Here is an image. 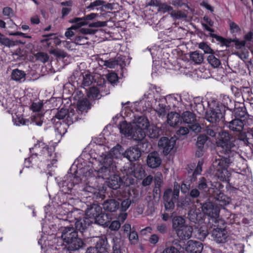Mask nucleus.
<instances>
[{"label":"nucleus","mask_w":253,"mask_h":253,"mask_svg":"<svg viewBox=\"0 0 253 253\" xmlns=\"http://www.w3.org/2000/svg\"><path fill=\"white\" fill-rule=\"evenodd\" d=\"M238 132L237 138L226 131L219 132L216 146L225 156L216 159L213 166L216 170V175L222 181L225 180L229 174L227 168L234 164L236 159L240 158L237 152L239 147V141L243 142L245 145L252 144L253 145V128L248 134L243 130Z\"/></svg>","instance_id":"1"},{"label":"nucleus","mask_w":253,"mask_h":253,"mask_svg":"<svg viewBox=\"0 0 253 253\" xmlns=\"http://www.w3.org/2000/svg\"><path fill=\"white\" fill-rule=\"evenodd\" d=\"M30 151L33 154L30 158L25 159V163L33 162L38 156L40 157L41 161L49 162L47 165L48 168L54 166L57 162L56 154L54 153V148L51 146L49 147L42 142H38L34 147L30 149Z\"/></svg>","instance_id":"2"},{"label":"nucleus","mask_w":253,"mask_h":253,"mask_svg":"<svg viewBox=\"0 0 253 253\" xmlns=\"http://www.w3.org/2000/svg\"><path fill=\"white\" fill-rule=\"evenodd\" d=\"M116 170L115 163L110 157H106L103 161V166L98 170V176L104 179H108V186L113 189L119 188L122 183L120 177L113 174Z\"/></svg>","instance_id":"3"},{"label":"nucleus","mask_w":253,"mask_h":253,"mask_svg":"<svg viewBox=\"0 0 253 253\" xmlns=\"http://www.w3.org/2000/svg\"><path fill=\"white\" fill-rule=\"evenodd\" d=\"M61 238L67 245L69 251H76L81 248L84 244L82 240L78 237V232L73 227L62 228Z\"/></svg>","instance_id":"4"},{"label":"nucleus","mask_w":253,"mask_h":253,"mask_svg":"<svg viewBox=\"0 0 253 253\" xmlns=\"http://www.w3.org/2000/svg\"><path fill=\"white\" fill-rule=\"evenodd\" d=\"M202 211L203 214H207L209 217L208 224L217 222L219 224H223V219L219 217L220 209L214 202L207 200L203 204Z\"/></svg>","instance_id":"5"},{"label":"nucleus","mask_w":253,"mask_h":253,"mask_svg":"<svg viewBox=\"0 0 253 253\" xmlns=\"http://www.w3.org/2000/svg\"><path fill=\"white\" fill-rule=\"evenodd\" d=\"M179 185L175 182L173 190L171 189L166 190L164 193L163 200L165 209L168 211H172L175 207V202L178 200L179 194Z\"/></svg>","instance_id":"6"},{"label":"nucleus","mask_w":253,"mask_h":253,"mask_svg":"<svg viewBox=\"0 0 253 253\" xmlns=\"http://www.w3.org/2000/svg\"><path fill=\"white\" fill-rule=\"evenodd\" d=\"M226 223L223 220L222 224L216 223L209 224L208 226L212 229L211 237L214 241L218 244H223L227 241L228 232L226 229Z\"/></svg>","instance_id":"7"},{"label":"nucleus","mask_w":253,"mask_h":253,"mask_svg":"<svg viewBox=\"0 0 253 253\" xmlns=\"http://www.w3.org/2000/svg\"><path fill=\"white\" fill-rule=\"evenodd\" d=\"M76 111L72 108H62L57 112L51 121L54 123L56 122V120H62V122H66L68 125H72L78 119V115Z\"/></svg>","instance_id":"8"},{"label":"nucleus","mask_w":253,"mask_h":253,"mask_svg":"<svg viewBox=\"0 0 253 253\" xmlns=\"http://www.w3.org/2000/svg\"><path fill=\"white\" fill-rule=\"evenodd\" d=\"M86 217L93 220V222H96L100 225H103L106 223L104 219L106 216L102 213V208L96 204H93L88 206L85 211Z\"/></svg>","instance_id":"9"},{"label":"nucleus","mask_w":253,"mask_h":253,"mask_svg":"<svg viewBox=\"0 0 253 253\" xmlns=\"http://www.w3.org/2000/svg\"><path fill=\"white\" fill-rule=\"evenodd\" d=\"M225 113V107L217 104L214 107L211 108L206 112L205 119L210 123L216 124L223 118Z\"/></svg>","instance_id":"10"},{"label":"nucleus","mask_w":253,"mask_h":253,"mask_svg":"<svg viewBox=\"0 0 253 253\" xmlns=\"http://www.w3.org/2000/svg\"><path fill=\"white\" fill-rule=\"evenodd\" d=\"M125 170L128 178L133 176L137 179H142L145 175V170L140 164H134Z\"/></svg>","instance_id":"11"},{"label":"nucleus","mask_w":253,"mask_h":253,"mask_svg":"<svg viewBox=\"0 0 253 253\" xmlns=\"http://www.w3.org/2000/svg\"><path fill=\"white\" fill-rule=\"evenodd\" d=\"M175 143V140L171 138L169 139L166 137H162L158 142V146L160 148L163 149V153L168 155L173 149Z\"/></svg>","instance_id":"12"},{"label":"nucleus","mask_w":253,"mask_h":253,"mask_svg":"<svg viewBox=\"0 0 253 253\" xmlns=\"http://www.w3.org/2000/svg\"><path fill=\"white\" fill-rule=\"evenodd\" d=\"M107 250V240L106 238H99L95 247L88 248L86 253H105Z\"/></svg>","instance_id":"13"},{"label":"nucleus","mask_w":253,"mask_h":253,"mask_svg":"<svg viewBox=\"0 0 253 253\" xmlns=\"http://www.w3.org/2000/svg\"><path fill=\"white\" fill-rule=\"evenodd\" d=\"M225 125L230 130L238 132L243 130L245 122L241 119L235 118L229 122L225 121Z\"/></svg>","instance_id":"14"},{"label":"nucleus","mask_w":253,"mask_h":253,"mask_svg":"<svg viewBox=\"0 0 253 253\" xmlns=\"http://www.w3.org/2000/svg\"><path fill=\"white\" fill-rule=\"evenodd\" d=\"M166 103L167 99L165 97H162L159 100L156 99L154 110L159 117L165 116L167 113L168 107Z\"/></svg>","instance_id":"15"},{"label":"nucleus","mask_w":253,"mask_h":253,"mask_svg":"<svg viewBox=\"0 0 253 253\" xmlns=\"http://www.w3.org/2000/svg\"><path fill=\"white\" fill-rule=\"evenodd\" d=\"M204 215L200 209H191L188 213V218L192 222L201 224L204 221Z\"/></svg>","instance_id":"16"},{"label":"nucleus","mask_w":253,"mask_h":253,"mask_svg":"<svg viewBox=\"0 0 253 253\" xmlns=\"http://www.w3.org/2000/svg\"><path fill=\"white\" fill-rule=\"evenodd\" d=\"M141 155V151L138 146L129 147L124 152V157L126 158L130 162L138 160Z\"/></svg>","instance_id":"17"},{"label":"nucleus","mask_w":253,"mask_h":253,"mask_svg":"<svg viewBox=\"0 0 253 253\" xmlns=\"http://www.w3.org/2000/svg\"><path fill=\"white\" fill-rule=\"evenodd\" d=\"M162 161L159 154L157 152L149 153L147 158V164L149 167L155 169L161 164Z\"/></svg>","instance_id":"18"},{"label":"nucleus","mask_w":253,"mask_h":253,"mask_svg":"<svg viewBox=\"0 0 253 253\" xmlns=\"http://www.w3.org/2000/svg\"><path fill=\"white\" fill-rule=\"evenodd\" d=\"M202 244L198 241L189 240L185 247L187 253H201L203 250Z\"/></svg>","instance_id":"19"},{"label":"nucleus","mask_w":253,"mask_h":253,"mask_svg":"<svg viewBox=\"0 0 253 253\" xmlns=\"http://www.w3.org/2000/svg\"><path fill=\"white\" fill-rule=\"evenodd\" d=\"M92 223L93 220L84 216L77 220L75 222V227L77 230L83 232Z\"/></svg>","instance_id":"20"},{"label":"nucleus","mask_w":253,"mask_h":253,"mask_svg":"<svg viewBox=\"0 0 253 253\" xmlns=\"http://www.w3.org/2000/svg\"><path fill=\"white\" fill-rule=\"evenodd\" d=\"M103 209L108 211L115 212L120 208V203L115 199H109L102 204Z\"/></svg>","instance_id":"21"},{"label":"nucleus","mask_w":253,"mask_h":253,"mask_svg":"<svg viewBox=\"0 0 253 253\" xmlns=\"http://www.w3.org/2000/svg\"><path fill=\"white\" fill-rule=\"evenodd\" d=\"M192 231L191 226L186 225L180 230H178L176 233L181 240H187L191 237Z\"/></svg>","instance_id":"22"},{"label":"nucleus","mask_w":253,"mask_h":253,"mask_svg":"<svg viewBox=\"0 0 253 253\" xmlns=\"http://www.w3.org/2000/svg\"><path fill=\"white\" fill-rule=\"evenodd\" d=\"M167 122L169 126H175L181 123V118L178 113L171 112L168 114Z\"/></svg>","instance_id":"23"},{"label":"nucleus","mask_w":253,"mask_h":253,"mask_svg":"<svg viewBox=\"0 0 253 253\" xmlns=\"http://www.w3.org/2000/svg\"><path fill=\"white\" fill-rule=\"evenodd\" d=\"M119 128L122 134L126 136H129L131 133L134 130V126H132L130 124L127 123L125 121L120 123Z\"/></svg>","instance_id":"24"},{"label":"nucleus","mask_w":253,"mask_h":253,"mask_svg":"<svg viewBox=\"0 0 253 253\" xmlns=\"http://www.w3.org/2000/svg\"><path fill=\"white\" fill-rule=\"evenodd\" d=\"M215 204L219 208L224 207L229 204L230 200L228 197L224 195L223 193L219 192L214 198Z\"/></svg>","instance_id":"25"},{"label":"nucleus","mask_w":253,"mask_h":253,"mask_svg":"<svg viewBox=\"0 0 253 253\" xmlns=\"http://www.w3.org/2000/svg\"><path fill=\"white\" fill-rule=\"evenodd\" d=\"M122 155L124 156V152L123 147L120 145L118 144L111 150L109 156H106L104 159H105L106 157H110L112 159V160H113V158L118 159L121 158ZM104 160H103V161ZM113 162H114V161Z\"/></svg>","instance_id":"26"},{"label":"nucleus","mask_w":253,"mask_h":253,"mask_svg":"<svg viewBox=\"0 0 253 253\" xmlns=\"http://www.w3.org/2000/svg\"><path fill=\"white\" fill-rule=\"evenodd\" d=\"M97 15V14L91 13L82 18H74L70 22V23H77L80 24V26H82L87 24V20H92L95 18Z\"/></svg>","instance_id":"27"},{"label":"nucleus","mask_w":253,"mask_h":253,"mask_svg":"<svg viewBox=\"0 0 253 253\" xmlns=\"http://www.w3.org/2000/svg\"><path fill=\"white\" fill-rule=\"evenodd\" d=\"M130 136L133 139L139 142L145 139L146 136L145 129L142 128H134Z\"/></svg>","instance_id":"28"},{"label":"nucleus","mask_w":253,"mask_h":253,"mask_svg":"<svg viewBox=\"0 0 253 253\" xmlns=\"http://www.w3.org/2000/svg\"><path fill=\"white\" fill-rule=\"evenodd\" d=\"M181 121L187 124H195L196 118V115L192 112L186 111L183 112L181 115Z\"/></svg>","instance_id":"29"},{"label":"nucleus","mask_w":253,"mask_h":253,"mask_svg":"<svg viewBox=\"0 0 253 253\" xmlns=\"http://www.w3.org/2000/svg\"><path fill=\"white\" fill-rule=\"evenodd\" d=\"M185 219L181 216H176L173 217L172 220L173 229L176 232H177L178 230H180L186 225H185Z\"/></svg>","instance_id":"30"},{"label":"nucleus","mask_w":253,"mask_h":253,"mask_svg":"<svg viewBox=\"0 0 253 253\" xmlns=\"http://www.w3.org/2000/svg\"><path fill=\"white\" fill-rule=\"evenodd\" d=\"M26 75L24 71L15 69L12 70L11 78L13 81L21 82L25 80Z\"/></svg>","instance_id":"31"},{"label":"nucleus","mask_w":253,"mask_h":253,"mask_svg":"<svg viewBox=\"0 0 253 253\" xmlns=\"http://www.w3.org/2000/svg\"><path fill=\"white\" fill-rule=\"evenodd\" d=\"M102 87V86L100 85L99 88L94 86L90 87L87 92L88 96L92 98H100V96L104 95V94H102V90H101ZM107 93H106L105 94H107Z\"/></svg>","instance_id":"32"},{"label":"nucleus","mask_w":253,"mask_h":253,"mask_svg":"<svg viewBox=\"0 0 253 253\" xmlns=\"http://www.w3.org/2000/svg\"><path fill=\"white\" fill-rule=\"evenodd\" d=\"M134 124V128H142L144 129L149 126L148 120L143 116H140L135 119Z\"/></svg>","instance_id":"33"},{"label":"nucleus","mask_w":253,"mask_h":253,"mask_svg":"<svg viewBox=\"0 0 253 253\" xmlns=\"http://www.w3.org/2000/svg\"><path fill=\"white\" fill-rule=\"evenodd\" d=\"M210 36L215 39L217 42H219L221 43V46H225L227 47H230L231 43L233 42V39H225L214 34L210 33Z\"/></svg>","instance_id":"34"},{"label":"nucleus","mask_w":253,"mask_h":253,"mask_svg":"<svg viewBox=\"0 0 253 253\" xmlns=\"http://www.w3.org/2000/svg\"><path fill=\"white\" fill-rule=\"evenodd\" d=\"M197 187L201 193L206 192L209 189L208 180L204 177H201L198 179Z\"/></svg>","instance_id":"35"},{"label":"nucleus","mask_w":253,"mask_h":253,"mask_svg":"<svg viewBox=\"0 0 253 253\" xmlns=\"http://www.w3.org/2000/svg\"><path fill=\"white\" fill-rule=\"evenodd\" d=\"M12 121L14 125L17 126H28L30 124V119H25L17 115L12 116Z\"/></svg>","instance_id":"36"},{"label":"nucleus","mask_w":253,"mask_h":253,"mask_svg":"<svg viewBox=\"0 0 253 253\" xmlns=\"http://www.w3.org/2000/svg\"><path fill=\"white\" fill-rule=\"evenodd\" d=\"M190 59L195 64H199L204 60L203 54L198 51H195L190 53Z\"/></svg>","instance_id":"37"},{"label":"nucleus","mask_w":253,"mask_h":253,"mask_svg":"<svg viewBox=\"0 0 253 253\" xmlns=\"http://www.w3.org/2000/svg\"><path fill=\"white\" fill-rule=\"evenodd\" d=\"M55 123L56 125H57L58 123L59 124V126L56 127V130L61 136L64 135L66 133L68 127L71 125L67 124L66 122L57 121Z\"/></svg>","instance_id":"38"},{"label":"nucleus","mask_w":253,"mask_h":253,"mask_svg":"<svg viewBox=\"0 0 253 253\" xmlns=\"http://www.w3.org/2000/svg\"><path fill=\"white\" fill-rule=\"evenodd\" d=\"M207 60L213 68H218L221 64L220 60L214 56V53L210 54L207 57Z\"/></svg>","instance_id":"39"},{"label":"nucleus","mask_w":253,"mask_h":253,"mask_svg":"<svg viewBox=\"0 0 253 253\" xmlns=\"http://www.w3.org/2000/svg\"><path fill=\"white\" fill-rule=\"evenodd\" d=\"M77 108L79 111L83 112L89 108V102L86 98L80 99L78 102Z\"/></svg>","instance_id":"40"},{"label":"nucleus","mask_w":253,"mask_h":253,"mask_svg":"<svg viewBox=\"0 0 253 253\" xmlns=\"http://www.w3.org/2000/svg\"><path fill=\"white\" fill-rule=\"evenodd\" d=\"M43 116L40 114L32 115L30 120V124H33L38 126H41L42 124Z\"/></svg>","instance_id":"41"},{"label":"nucleus","mask_w":253,"mask_h":253,"mask_svg":"<svg viewBox=\"0 0 253 253\" xmlns=\"http://www.w3.org/2000/svg\"><path fill=\"white\" fill-rule=\"evenodd\" d=\"M147 134L151 138H157L160 136V130L157 127H151L148 130Z\"/></svg>","instance_id":"42"},{"label":"nucleus","mask_w":253,"mask_h":253,"mask_svg":"<svg viewBox=\"0 0 253 253\" xmlns=\"http://www.w3.org/2000/svg\"><path fill=\"white\" fill-rule=\"evenodd\" d=\"M93 81V78L90 73H86L83 75V85L84 86L90 85Z\"/></svg>","instance_id":"43"},{"label":"nucleus","mask_w":253,"mask_h":253,"mask_svg":"<svg viewBox=\"0 0 253 253\" xmlns=\"http://www.w3.org/2000/svg\"><path fill=\"white\" fill-rule=\"evenodd\" d=\"M150 144L145 139L138 142V147L141 152H147L149 151V147Z\"/></svg>","instance_id":"44"},{"label":"nucleus","mask_w":253,"mask_h":253,"mask_svg":"<svg viewBox=\"0 0 253 253\" xmlns=\"http://www.w3.org/2000/svg\"><path fill=\"white\" fill-rule=\"evenodd\" d=\"M208 140V137L206 135H200L197 138L196 143L198 149H203L204 146Z\"/></svg>","instance_id":"45"},{"label":"nucleus","mask_w":253,"mask_h":253,"mask_svg":"<svg viewBox=\"0 0 253 253\" xmlns=\"http://www.w3.org/2000/svg\"><path fill=\"white\" fill-rule=\"evenodd\" d=\"M75 24L72 25L70 28L68 29L67 31L65 33V36L68 39H71L74 35V33L73 30H77L79 29L81 26L77 23H74Z\"/></svg>","instance_id":"46"},{"label":"nucleus","mask_w":253,"mask_h":253,"mask_svg":"<svg viewBox=\"0 0 253 253\" xmlns=\"http://www.w3.org/2000/svg\"><path fill=\"white\" fill-rule=\"evenodd\" d=\"M170 16L175 19H185L187 17L186 14L181 11L173 10L172 13H170Z\"/></svg>","instance_id":"47"},{"label":"nucleus","mask_w":253,"mask_h":253,"mask_svg":"<svg viewBox=\"0 0 253 253\" xmlns=\"http://www.w3.org/2000/svg\"><path fill=\"white\" fill-rule=\"evenodd\" d=\"M128 236V239L131 244H136L138 241V236L137 233L134 230L127 234Z\"/></svg>","instance_id":"48"},{"label":"nucleus","mask_w":253,"mask_h":253,"mask_svg":"<svg viewBox=\"0 0 253 253\" xmlns=\"http://www.w3.org/2000/svg\"><path fill=\"white\" fill-rule=\"evenodd\" d=\"M36 60L40 61L42 63H45L48 61L49 56L47 54L44 52H38L35 54Z\"/></svg>","instance_id":"49"},{"label":"nucleus","mask_w":253,"mask_h":253,"mask_svg":"<svg viewBox=\"0 0 253 253\" xmlns=\"http://www.w3.org/2000/svg\"><path fill=\"white\" fill-rule=\"evenodd\" d=\"M159 10L163 13L168 12L170 14L173 11V8L166 3L160 4L159 7Z\"/></svg>","instance_id":"50"},{"label":"nucleus","mask_w":253,"mask_h":253,"mask_svg":"<svg viewBox=\"0 0 253 253\" xmlns=\"http://www.w3.org/2000/svg\"><path fill=\"white\" fill-rule=\"evenodd\" d=\"M246 109L244 107H238L235 109L234 112L236 118H243L246 114Z\"/></svg>","instance_id":"51"},{"label":"nucleus","mask_w":253,"mask_h":253,"mask_svg":"<svg viewBox=\"0 0 253 253\" xmlns=\"http://www.w3.org/2000/svg\"><path fill=\"white\" fill-rule=\"evenodd\" d=\"M198 47L200 49L203 50L205 53H214V51L212 50L206 43L204 42H200Z\"/></svg>","instance_id":"52"},{"label":"nucleus","mask_w":253,"mask_h":253,"mask_svg":"<svg viewBox=\"0 0 253 253\" xmlns=\"http://www.w3.org/2000/svg\"><path fill=\"white\" fill-rule=\"evenodd\" d=\"M50 53L58 58H64L67 56V53L60 49H54L50 51Z\"/></svg>","instance_id":"53"},{"label":"nucleus","mask_w":253,"mask_h":253,"mask_svg":"<svg viewBox=\"0 0 253 253\" xmlns=\"http://www.w3.org/2000/svg\"><path fill=\"white\" fill-rule=\"evenodd\" d=\"M131 201L129 199H126L124 200L121 204L120 210L122 211H126L130 207Z\"/></svg>","instance_id":"54"},{"label":"nucleus","mask_w":253,"mask_h":253,"mask_svg":"<svg viewBox=\"0 0 253 253\" xmlns=\"http://www.w3.org/2000/svg\"><path fill=\"white\" fill-rule=\"evenodd\" d=\"M203 164V163L202 161H199L198 162L197 167L196 168L193 173V179L194 180H195L197 175L201 174V172H202V170Z\"/></svg>","instance_id":"55"},{"label":"nucleus","mask_w":253,"mask_h":253,"mask_svg":"<svg viewBox=\"0 0 253 253\" xmlns=\"http://www.w3.org/2000/svg\"><path fill=\"white\" fill-rule=\"evenodd\" d=\"M0 43L7 47H10L13 45L12 42L3 35L0 36Z\"/></svg>","instance_id":"56"},{"label":"nucleus","mask_w":253,"mask_h":253,"mask_svg":"<svg viewBox=\"0 0 253 253\" xmlns=\"http://www.w3.org/2000/svg\"><path fill=\"white\" fill-rule=\"evenodd\" d=\"M205 131L208 135L211 137H214L217 133L216 131V126L214 125L207 126Z\"/></svg>","instance_id":"57"},{"label":"nucleus","mask_w":253,"mask_h":253,"mask_svg":"<svg viewBox=\"0 0 253 253\" xmlns=\"http://www.w3.org/2000/svg\"><path fill=\"white\" fill-rule=\"evenodd\" d=\"M208 235V232L207 230L203 229L201 228L198 230L197 235L196 236H197V238L200 240H203L206 238Z\"/></svg>","instance_id":"58"},{"label":"nucleus","mask_w":253,"mask_h":253,"mask_svg":"<svg viewBox=\"0 0 253 253\" xmlns=\"http://www.w3.org/2000/svg\"><path fill=\"white\" fill-rule=\"evenodd\" d=\"M42 107L43 103L42 102H33L31 106V109L33 112H40Z\"/></svg>","instance_id":"59"},{"label":"nucleus","mask_w":253,"mask_h":253,"mask_svg":"<svg viewBox=\"0 0 253 253\" xmlns=\"http://www.w3.org/2000/svg\"><path fill=\"white\" fill-rule=\"evenodd\" d=\"M229 26H230V30L231 33H236L241 30L239 26L237 24H236L235 22L231 21H229Z\"/></svg>","instance_id":"60"},{"label":"nucleus","mask_w":253,"mask_h":253,"mask_svg":"<svg viewBox=\"0 0 253 253\" xmlns=\"http://www.w3.org/2000/svg\"><path fill=\"white\" fill-rule=\"evenodd\" d=\"M157 230L161 234H166L168 231L167 225L166 223H158L157 225Z\"/></svg>","instance_id":"61"},{"label":"nucleus","mask_w":253,"mask_h":253,"mask_svg":"<svg viewBox=\"0 0 253 253\" xmlns=\"http://www.w3.org/2000/svg\"><path fill=\"white\" fill-rule=\"evenodd\" d=\"M233 41L236 49H241L246 45L245 41H240L238 39L235 38L233 39Z\"/></svg>","instance_id":"62"},{"label":"nucleus","mask_w":253,"mask_h":253,"mask_svg":"<svg viewBox=\"0 0 253 253\" xmlns=\"http://www.w3.org/2000/svg\"><path fill=\"white\" fill-rule=\"evenodd\" d=\"M232 103L231 99L227 95H223L222 99V103L219 104L225 107V109L227 108L228 109L229 105Z\"/></svg>","instance_id":"63"},{"label":"nucleus","mask_w":253,"mask_h":253,"mask_svg":"<svg viewBox=\"0 0 253 253\" xmlns=\"http://www.w3.org/2000/svg\"><path fill=\"white\" fill-rule=\"evenodd\" d=\"M243 97H247L248 99L250 97L251 99L253 98V93L252 92L251 90L248 87H244L242 91Z\"/></svg>","instance_id":"64"}]
</instances>
